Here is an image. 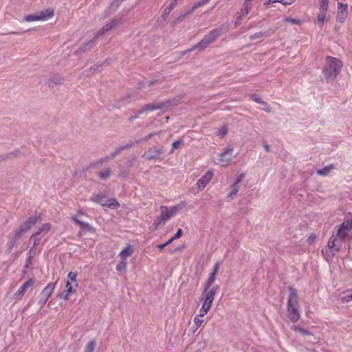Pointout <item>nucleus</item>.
Wrapping results in <instances>:
<instances>
[{"instance_id":"obj_32","label":"nucleus","mask_w":352,"mask_h":352,"mask_svg":"<svg viewBox=\"0 0 352 352\" xmlns=\"http://www.w3.org/2000/svg\"><path fill=\"white\" fill-rule=\"evenodd\" d=\"M333 168V165H332V164L327 166L322 169L318 170L317 174L319 175H327Z\"/></svg>"},{"instance_id":"obj_45","label":"nucleus","mask_w":352,"mask_h":352,"mask_svg":"<svg viewBox=\"0 0 352 352\" xmlns=\"http://www.w3.org/2000/svg\"><path fill=\"white\" fill-rule=\"evenodd\" d=\"M340 226L345 228V230H350L352 229V219L344 221V222L342 223Z\"/></svg>"},{"instance_id":"obj_61","label":"nucleus","mask_w":352,"mask_h":352,"mask_svg":"<svg viewBox=\"0 0 352 352\" xmlns=\"http://www.w3.org/2000/svg\"><path fill=\"white\" fill-rule=\"evenodd\" d=\"M182 141L181 140H177V141H175L173 144H172V146H173V148L172 150L170 151V153H173L174 149H176L177 148L179 145L182 144Z\"/></svg>"},{"instance_id":"obj_42","label":"nucleus","mask_w":352,"mask_h":352,"mask_svg":"<svg viewBox=\"0 0 352 352\" xmlns=\"http://www.w3.org/2000/svg\"><path fill=\"white\" fill-rule=\"evenodd\" d=\"M111 175V169L110 168H106L103 171L98 173V176L101 179H107Z\"/></svg>"},{"instance_id":"obj_49","label":"nucleus","mask_w":352,"mask_h":352,"mask_svg":"<svg viewBox=\"0 0 352 352\" xmlns=\"http://www.w3.org/2000/svg\"><path fill=\"white\" fill-rule=\"evenodd\" d=\"M227 133H228V129L226 126H223L219 129L217 135L220 138H223L227 134Z\"/></svg>"},{"instance_id":"obj_58","label":"nucleus","mask_w":352,"mask_h":352,"mask_svg":"<svg viewBox=\"0 0 352 352\" xmlns=\"http://www.w3.org/2000/svg\"><path fill=\"white\" fill-rule=\"evenodd\" d=\"M90 50L88 48V46H86V43L83 45L82 47H79L78 50L76 51V54H81L83 53L87 50Z\"/></svg>"},{"instance_id":"obj_25","label":"nucleus","mask_w":352,"mask_h":352,"mask_svg":"<svg viewBox=\"0 0 352 352\" xmlns=\"http://www.w3.org/2000/svg\"><path fill=\"white\" fill-rule=\"evenodd\" d=\"M50 228H51V225L48 223H44L40 228L39 230L35 232L34 234L36 235H38V236L41 235V234H43V235H45L50 230Z\"/></svg>"},{"instance_id":"obj_46","label":"nucleus","mask_w":352,"mask_h":352,"mask_svg":"<svg viewBox=\"0 0 352 352\" xmlns=\"http://www.w3.org/2000/svg\"><path fill=\"white\" fill-rule=\"evenodd\" d=\"M143 113L142 112L141 109H139L136 111H135L134 115L130 116L128 118V122H133L135 119H137L141 114Z\"/></svg>"},{"instance_id":"obj_17","label":"nucleus","mask_w":352,"mask_h":352,"mask_svg":"<svg viewBox=\"0 0 352 352\" xmlns=\"http://www.w3.org/2000/svg\"><path fill=\"white\" fill-rule=\"evenodd\" d=\"M289 295L287 305H299L297 290L292 287H289Z\"/></svg>"},{"instance_id":"obj_50","label":"nucleus","mask_w":352,"mask_h":352,"mask_svg":"<svg viewBox=\"0 0 352 352\" xmlns=\"http://www.w3.org/2000/svg\"><path fill=\"white\" fill-rule=\"evenodd\" d=\"M190 14H188V11L184 14H182L180 15L179 16H178L173 22L174 24H176V23H182V21H184V19H186V17L188 15H190Z\"/></svg>"},{"instance_id":"obj_64","label":"nucleus","mask_w":352,"mask_h":352,"mask_svg":"<svg viewBox=\"0 0 352 352\" xmlns=\"http://www.w3.org/2000/svg\"><path fill=\"white\" fill-rule=\"evenodd\" d=\"M11 160L9 153L0 155V162Z\"/></svg>"},{"instance_id":"obj_10","label":"nucleus","mask_w":352,"mask_h":352,"mask_svg":"<svg viewBox=\"0 0 352 352\" xmlns=\"http://www.w3.org/2000/svg\"><path fill=\"white\" fill-rule=\"evenodd\" d=\"M163 154L162 148H158L155 146L149 148L143 155L147 160H153L160 158Z\"/></svg>"},{"instance_id":"obj_16","label":"nucleus","mask_w":352,"mask_h":352,"mask_svg":"<svg viewBox=\"0 0 352 352\" xmlns=\"http://www.w3.org/2000/svg\"><path fill=\"white\" fill-rule=\"evenodd\" d=\"M64 82V78L58 74H54L48 79L47 84L50 87H54L55 86L62 85Z\"/></svg>"},{"instance_id":"obj_6","label":"nucleus","mask_w":352,"mask_h":352,"mask_svg":"<svg viewBox=\"0 0 352 352\" xmlns=\"http://www.w3.org/2000/svg\"><path fill=\"white\" fill-rule=\"evenodd\" d=\"M233 151L232 147H226L223 148V151L219 154V163L223 166H226L228 165L230 162L231 161L230 155Z\"/></svg>"},{"instance_id":"obj_37","label":"nucleus","mask_w":352,"mask_h":352,"mask_svg":"<svg viewBox=\"0 0 352 352\" xmlns=\"http://www.w3.org/2000/svg\"><path fill=\"white\" fill-rule=\"evenodd\" d=\"M216 278V276L214 275V274H210L209 276V278L206 280V282L204 283V287H206L207 288H210V287L214 283Z\"/></svg>"},{"instance_id":"obj_60","label":"nucleus","mask_w":352,"mask_h":352,"mask_svg":"<svg viewBox=\"0 0 352 352\" xmlns=\"http://www.w3.org/2000/svg\"><path fill=\"white\" fill-rule=\"evenodd\" d=\"M220 263L219 262H217L213 267L212 272L210 274H214V275L217 276L218 271L219 270Z\"/></svg>"},{"instance_id":"obj_54","label":"nucleus","mask_w":352,"mask_h":352,"mask_svg":"<svg viewBox=\"0 0 352 352\" xmlns=\"http://www.w3.org/2000/svg\"><path fill=\"white\" fill-rule=\"evenodd\" d=\"M159 133H149L148 135H147L146 136H145L144 138H142L140 140V141H144V142H146L148 140H149L152 137H153L154 135H158ZM140 142V140L137 141L136 143L138 144Z\"/></svg>"},{"instance_id":"obj_40","label":"nucleus","mask_w":352,"mask_h":352,"mask_svg":"<svg viewBox=\"0 0 352 352\" xmlns=\"http://www.w3.org/2000/svg\"><path fill=\"white\" fill-rule=\"evenodd\" d=\"M252 6L250 3L245 1L243 3V8L241 9V12L243 15H247L249 13L250 10L251 9Z\"/></svg>"},{"instance_id":"obj_2","label":"nucleus","mask_w":352,"mask_h":352,"mask_svg":"<svg viewBox=\"0 0 352 352\" xmlns=\"http://www.w3.org/2000/svg\"><path fill=\"white\" fill-rule=\"evenodd\" d=\"M343 66L342 61L335 57L327 56L326 64L322 69V74L325 79L334 80L340 74Z\"/></svg>"},{"instance_id":"obj_19","label":"nucleus","mask_w":352,"mask_h":352,"mask_svg":"<svg viewBox=\"0 0 352 352\" xmlns=\"http://www.w3.org/2000/svg\"><path fill=\"white\" fill-rule=\"evenodd\" d=\"M333 230H336L335 235H336V236L339 238L341 241H344L349 231L340 226L336 227Z\"/></svg>"},{"instance_id":"obj_21","label":"nucleus","mask_w":352,"mask_h":352,"mask_svg":"<svg viewBox=\"0 0 352 352\" xmlns=\"http://www.w3.org/2000/svg\"><path fill=\"white\" fill-rule=\"evenodd\" d=\"M133 253V249L131 245H127L124 249H123L120 253V256L121 260L126 261L127 256H131Z\"/></svg>"},{"instance_id":"obj_30","label":"nucleus","mask_w":352,"mask_h":352,"mask_svg":"<svg viewBox=\"0 0 352 352\" xmlns=\"http://www.w3.org/2000/svg\"><path fill=\"white\" fill-rule=\"evenodd\" d=\"M326 13H327V10H319V13L318 14L317 19H318V23H320L321 27L323 25V24L325 21Z\"/></svg>"},{"instance_id":"obj_4","label":"nucleus","mask_w":352,"mask_h":352,"mask_svg":"<svg viewBox=\"0 0 352 352\" xmlns=\"http://www.w3.org/2000/svg\"><path fill=\"white\" fill-rule=\"evenodd\" d=\"M181 101V97L177 96L173 98L168 99L166 101H163L159 103H149L142 106L140 109L142 112L146 113L148 111H152L157 109L163 111H167L170 107L177 105Z\"/></svg>"},{"instance_id":"obj_29","label":"nucleus","mask_w":352,"mask_h":352,"mask_svg":"<svg viewBox=\"0 0 352 352\" xmlns=\"http://www.w3.org/2000/svg\"><path fill=\"white\" fill-rule=\"evenodd\" d=\"M103 65H94V67H91L88 70H86L85 72L87 73L86 76H89L93 74L95 72H100L102 69Z\"/></svg>"},{"instance_id":"obj_51","label":"nucleus","mask_w":352,"mask_h":352,"mask_svg":"<svg viewBox=\"0 0 352 352\" xmlns=\"http://www.w3.org/2000/svg\"><path fill=\"white\" fill-rule=\"evenodd\" d=\"M97 38L98 37L96 36L94 38L89 40L86 43V46H88L89 49L92 48L96 44Z\"/></svg>"},{"instance_id":"obj_15","label":"nucleus","mask_w":352,"mask_h":352,"mask_svg":"<svg viewBox=\"0 0 352 352\" xmlns=\"http://www.w3.org/2000/svg\"><path fill=\"white\" fill-rule=\"evenodd\" d=\"M276 30H277V28L271 27L265 32H256V33L251 35L250 36V39L251 41H254V40L259 38L262 36L269 37V36H272V34H274Z\"/></svg>"},{"instance_id":"obj_14","label":"nucleus","mask_w":352,"mask_h":352,"mask_svg":"<svg viewBox=\"0 0 352 352\" xmlns=\"http://www.w3.org/2000/svg\"><path fill=\"white\" fill-rule=\"evenodd\" d=\"M23 234H24L22 232L21 230H17L15 232L14 235L11 238L10 241L7 244V246L8 248V253H10L12 252V248L14 247L18 246V244H19L18 241L22 237V236Z\"/></svg>"},{"instance_id":"obj_9","label":"nucleus","mask_w":352,"mask_h":352,"mask_svg":"<svg viewBox=\"0 0 352 352\" xmlns=\"http://www.w3.org/2000/svg\"><path fill=\"white\" fill-rule=\"evenodd\" d=\"M299 305H287V317L292 322H297L300 318Z\"/></svg>"},{"instance_id":"obj_44","label":"nucleus","mask_w":352,"mask_h":352,"mask_svg":"<svg viewBox=\"0 0 352 352\" xmlns=\"http://www.w3.org/2000/svg\"><path fill=\"white\" fill-rule=\"evenodd\" d=\"M105 161H107V159H106V157L104 158H100L98 160H97L96 162L90 164L89 166V168H93L101 166Z\"/></svg>"},{"instance_id":"obj_41","label":"nucleus","mask_w":352,"mask_h":352,"mask_svg":"<svg viewBox=\"0 0 352 352\" xmlns=\"http://www.w3.org/2000/svg\"><path fill=\"white\" fill-rule=\"evenodd\" d=\"M134 145V142L130 140L126 144L119 146L116 149L117 153L119 154L121 151L131 148Z\"/></svg>"},{"instance_id":"obj_7","label":"nucleus","mask_w":352,"mask_h":352,"mask_svg":"<svg viewBox=\"0 0 352 352\" xmlns=\"http://www.w3.org/2000/svg\"><path fill=\"white\" fill-rule=\"evenodd\" d=\"M348 15V5L341 2H338V12L336 14V21L344 23Z\"/></svg>"},{"instance_id":"obj_27","label":"nucleus","mask_w":352,"mask_h":352,"mask_svg":"<svg viewBox=\"0 0 352 352\" xmlns=\"http://www.w3.org/2000/svg\"><path fill=\"white\" fill-rule=\"evenodd\" d=\"M130 98L131 96L129 95L127 96L122 97L120 100H117L113 106L118 109H120L129 102V99Z\"/></svg>"},{"instance_id":"obj_24","label":"nucleus","mask_w":352,"mask_h":352,"mask_svg":"<svg viewBox=\"0 0 352 352\" xmlns=\"http://www.w3.org/2000/svg\"><path fill=\"white\" fill-rule=\"evenodd\" d=\"M211 305H212V303L206 302V301H204L202 307L199 310L200 314H199V317L204 316L208 313L209 309H210Z\"/></svg>"},{"instance_id":"obj_55","label":"nucleus","mask_w":352,"mask_h":352,"mask_svg":"<svg viewBox=\"0 0 352 352\" xmlns=\"http://www.w3.org/2000/svg\"><path fill=\"white\" fill-rule=\"evenodd\" d=\"M76 277H77L76 272H70L67 275L68 280L73 281V282H75L76 280Z\"/></svg>"},{"instance_id":"obj_11","label":"nucleus","mask_w":352,"mask_h":352,"mask_svg":"<svg viewBox=\"0 0 352 352\" xmlns=\"http://www.w3.org/2000/svg\"><path fill=\"white\" fill-rule=\"evenodd\" d=\"M39 220L40 215H33L30 217L25 223L19 228V230L25 234L33 226H34Z\"/></svg>"},{"instance_id":"obj_48","label":"nucleus","mask_w":352,"mask_h":352,"mask_svg":"<svg viewBox=\"0 0 352 352\" xmlns=\"http://www.w3.org/2000/svg\"><path fill=\"white\" fill-rule=\"evenodd\" d=\"M251 98L256 102L261 104L263 105H267V103L261 100L256 94H252Z\"/></svg>"},{"instance_id":"obj_22","label":"nucleus","mask_w":352,"mask_h":352,"mask_svg":"<svg viewBox=\"0 0 352 352\" xmlns=\"http://www.w3.org/2000/svg\"><path fill=\"white\" fill-rule=\"evenodd\" d=\"M23 19L25 21L31 22V21H44L45 17L40 16L38 13H37V14L26 15L24 16Z\"/></svg>"},{"instance_id":"obj_20","label":"nucleus","mask_w":352,"mask_h":352,"mask_svg":"<svg viewBox=\"0 0 352 352\" xmlns=\"http://www.w3.org/2000/svg\"><path fill=\"white\" fill-rule=\"evenodd\" d=\"M177 0H170V3L167 8L164 10L163 14L161 16V18L164 20L166 19V17L169 15L170 12L173 10L175 6L177 3Z\"/></svg>"},{"instance_id":"obj_34","label":"nucleus","mask_w":352,"mask_h":352,"mask_svg":"<svg viewBox=\"0 0 352 352\" xmlns=\"http://www.w3.org/2000/svg\"><path fill=\"white\" fill-rule=\"evenodd\" d=\"M93 201L100 204L102 206L105 205V197L102 195H96L95 197L93 199Z\"/></svg>"},{"instance_id":"obj_28","label":"nucleus","mask_w":352,"mask_h":352,"mask_svg":"<svg viewBox=\"0 0 352 352\" xmlns=\"http://www.w3.org/2000/svg\"><path fill=\"white\" fill-rule=\"evenodd\" d=\"M78 225L80 227L81 230L85 232H94L95 229L91 226L88 223H84L82 221L78 222Z\"/></svg>"},{"instance_id":"obj_26","label":"nucleus","mask_w":352,"mask_h":352,"mask_svg":"<svg viewBox=\"0 0 352 352\" xmlns=\"http://www.w3.org/2000/svg\"><path fill=\"white\" fill-rule=\"evenodd\" d=\"M38 14L40 15V16H44L45 20H46L50 17H52L54 15V10L51 8H47L41 11L38 13Z\"/></svg>"},{"instance_id":"obj_33","label":"nucleus","mask_w":352,"mask_h":352,"mask_svg":"<svg viewBox=\"0 0 352 352\" xmlns=\"http://www.w3.org/2000/svg\"><path fill=\"white\" fill-rule=\"evenodd\" d=\"M116 270L119 272H125L126 270V262L124 260H121L116 266Z\"/></svg>"},{"instance_id":"obj_63","label":"nucleus","mask_w":352,"mask_h":352,"mask_svg":"<svg viewBox=\"0 0 352 352\" xmlns=\"http://www.w3.org/2000/svg\"><path fill=\"white\" fill-rule=\"evenodd\" d=\"M285 21H287V22H289L292 24H298L299 23V20L298 19H293V18H291V17H286L285 19Z\"/></svg>"},{"instance_id":"obj_36","label":"nucleus","mask_w":352,"mask_h":352,"mask_svg":"<svg viewBox=\"0 0 352 352\" xmlns=\"http://www.w3.org/2000/svg\"><path fill=\"white\" fill-rule=\"evenodd\" d=\"M209 1V0H201L200 1L197 2L192 8L188 11V14H192L195 10L197 8L205 5Z\"/></svg>"},{"instance_id":"obj_38","label":"nucleus","mask_w":352,"mask_h":352,"mask_svg":"<svg viewBox=\"0 0 352 352\" xmlns=\"http://www.w3.org/2000/svg\"><path fill=\"white\" fill-rule=\"evenodd\" d=\"M96 346V342L95 340L89 341L86 347L85 352H94Z\"/></svg>"},{"instance_id":"obj_3","label":"nucleus","mask_w":352,"mask_h":352,"mask_svg":"<svg viewBox=\"0 0 352 352\" xmlns=\"http://www.w3.org/2000/svg\"><path fill=\"white\" fill-rule=\"evenodd\" d=\"M183 204H177L168 208L167 206H162L160 207L161 214L157 217L156 220L153 223L155 229L157 230L158 228L164 225L166 221L174 217L179 210L182 209Z\"/></svg>"},{"instance_id":"obj_31","label":"nucleus","mask_w":352,"mask_h":352,"mask_svg":"<svg viewBox=\"0 0 352 352\" xmlns=\"http://www.w3.org/2000/svg\"><path fill=\"white\" fill-rule=\"evenodd\" d=\"M120 23V20L118 19H113L110 23H107L104 27V29H106L108 31H110L111 29H113L114 27L117 26L118 24Z\"/></svg>"},{"instance_id":"obj_5","label":"nucleus","mask_w":352,"mask_h":352,"mask_svg":"<svg viewBox=\"0 0 352 352\" xmlns=\"http://www.w3.org/2000/svg\"><path fill=\"white\" fill-rule=\"evenodd\" d=\"M55 288V283H49L41 292L39 296L38 304L41 307L47 302V299L52 295Z\"/></svg>"},{"instance_id":"obj_57","label":"nucleus","mask_w":352,"mask_h":352,"mask_svg":"<svg viewBox=\"0 0 352 352\" xmlns=\"http://www.w3.org/2000/svg\"><path fill=\"white\" fill-rule=\"evenodd\" d=\"M183 231L181 228H179L177 232L172 236V240H175L179 239L182 235Z\"/></svg>"},{"instance_id":"obj_35","label":"nucleus","mask_w":352,"mask_h":352,"mask_svg":"<svg viewBox=\"0 0 352 352\" xmlns=\"http://www.w3.org/2000/svg\"><path fill=\"white\" fill-rule=\"evenodd\" d=\"M293 329L295 331H298L300 333H301L303 336H312V333L309 331L308 330L300 327V326H295L293 327Z\"/></svg>"},{"instance_id":"obj_53","label":"nucleus","mask_w":352,"mask_h":352,"mask_svg":"<svg viewBox=\"0 0 352 352\" xmlns=\"http://www.w3.org/2000/svg\"><path fill=\"white\" fill-rule=\"evenodd\" d=\"M33 240L34 241V247L36 246V245H38L40 243V241H41V237H38V235H36L35 234H32V236L30 237V241Z\"/></svg>"},{"instance_id":"obj_1","label":"nucleus","mask_w":352,"mask_h":352,"mask_svg":"<svg viewBox=\"0 0 352 352\" xmlns=\"http://www.w3.org/2000/svg\"><path fill=\"white\" fill-rule=\"evenodd\" d=\"M228 27L229 25L227 24H222L219 28L212 30L208 34L205 35L198 43L185 51L184 54L186 52H190L196 50L199 51L204 50L210 44L214 43L221 35L226 33L228 31Z\"/></svg>"},{"instance_id":"obj_12","label":"nucleus","mask_w":352,"mask_h":352,"mask_svg":"<svg viewBox=\"0 0 352 352\" xmlns=\"http://www.w3.org/2000/svg\"><path fill=\"white\" fill-rule=\"evenodd\" d=\"M34 283V280L32 278H29L25 283H24L18 291L14 294V298L16 300H21L28 289L33 285Z\"/></svg>"},{"instance_id":"obj_43","label":"nucleus","mask_w":352,"mask_h":352,"mask_svg":"<svg viewBox=\"0 0 352 352\" xmlns=\"http://www.w3.org/2000/svg\"><path fill=\"white\" fill-rule=\"evenodd\" d=\"M123 1L124 0H113L109 6V9L113 12L116 11L120 6V3Z\"/></svg>"},{"instance_id":"obj_39","label":"nucleus","mask_w":352,"mask_h":352,"mask_svg":"<svg viewBox=\"0 0 352 352\" xmlns=\"http://www.w3.org/2000/svg\"><path fill=\"white\" fill-rule=\"evenodd\" d=\"M239 189V185H236V184H234L233 185H232V186L230 188V192L228 195L227 198L228 199H232V197L234 195H236V193L238 192Z\"/></svg>"},{"instance_id":"obj_23","label":"nucleus","mask_w":352,"mask_h":352,"mask_svg":"<svg viewBox=\"0 0 352 352\" xmlns=\"http://www.w3.org/2000/svg\"><path fill=\"white\" fill-rule=\"evenodd\" d=\"M104 206L111 209H117L120 206V204L114 198H110L106 200Z\"/></svg>"},{"instance_id":"obj_52","label":"nucleus","mask_w":352,"mask_h":352,"mask_svg":"<svg viewBox=\"0 0 352 352\" xmlns=\"http://www.w3.org/2000/svg\"><path fill=\"white\" fill-rule=\"evenodd\" d=\"M21 153L18 149H16L14 151L9 153V155H10V157L11 160L14 159V158L19 157V156H21Z\"/></svg>"},{"instance_id":"obj_13","label":"nucleus","mask_w":352,"mask_h":352,"mask_svg":"<svg viewBox=\"0 0 352 352\" xmlns=\"http://www.w3.org/2000/svg\"><path fill=\"white\" fill-rule=\"evenodd\" d=\"M213 177V173L211 170H208L205 173L204 176H202L200 179H198L197 182V188L202 190L208 184V182L211 180Z\"/></svg>"},{"instance_id":"obj_62","label":"nucleus","mask_w":352,"mask_h":352,"mask_svg":"<svg viewBox=\"0 0 352 352\" xmlns=\"http://www.w3.org/2000/svg\"><path fill=\"white\" fill-rule=\"evenodd\" d=\"M106 32H107V30L104 29V27L103 26L102 28H100L98 32L96 33V37H100L102 35H104Z\"/></svg>"},{"instance_id":"obj_56","label":"nucleus","mask_w":352,"mask_h":352,"mask_svg":"<svg viewBox=\"0 0 352 352\" xmlns=\"http://www.w3.org/2000/svg\"><path fill=\"white\" fill-rule=\"evenodd\" d=\"M194 322L195 324L196 325V328L198 329L203 323L204 320L200 319L199 316H198L195 318Z\"/></svg>"},{"instance_id":"obj_8","label":"nucleus","mask_w":352,"mask_h":352,"mask_svg":"<svg viewBox=\"0 0 352 352\" xmlns=\"http://www.w3.org/2000/svg\"><path fill=\"white\" fill-rule=\"evenodd\" d=\"M335 233L336 230H333L332 235L329 238L327 243V247L331 250L333 255L334 254V252H338L340 251L342 245V241L340 240L338 241V237L336 235H335Z\"/></svg>"},{"instance_id":"obj_59","label":"nucleus","mask_w":352,"mask_h":352,"mask_svg":"<svg viewBox=\"0 0 352 352\" xmlns=\"http://www.w3.org/2000/svg\"><path fill=\"white\" fill-rule=\"evenodd\" d=\"M65 287H66V290L65 291V292H67L68 294L74 293V291L73 289V287H72V286L71 285V283L69 281L67 282Z\"/></svg>"},{"instance_id":"obj_18","label":"nucleus","mask_w":352,"mask_h":352,"mask_svg":"<svg viewBox=\"0 0 352 352\" xmlns=\"http://www.w3.org/2000/svg\"><path fill=\"white\" fill-rule=\"evenodd\" d=\"M210 288H207L206 287H204V292H203V300L204 301H206L210 303H212L214 297V291L209 290Z\"/></svg>"},{"instance_id":"obj_47","label":"nucleus","mask_w":352,"mask_h":352,"mask_svg":"<svg viewBox=\"0 0 352 352\" xmlns=\"http://www.w3.org/2000/svg\"><path fill=\"white\" fill-rule=\"evenodd\" d=\"M329 8V1L327 0H320V7L319 10H327Z\"/></svg>"}]
</instances>
